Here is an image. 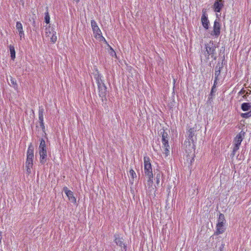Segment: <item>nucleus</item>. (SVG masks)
Here are the masks:
<instances>
[{
    "instance_id": "1",
    "label": "nucleus",
    "mask_w": 251,
    "mask_h": 251,
    "mask_svg": "<svg viewBox=\"0 0 251 251\" xmlns=\"http://www.w3.org/2000/svg\"><path fill=\"white\" fill-rule=\"evenodd\" d=\"M144 167L145 176L148 177V183L149 185H151L153 182V175L151 159L148 156L144 157Z\"/></svg>"
},
{
    "instance_id": "2",
    "label": "nucleus",
    "mask_w": 251,
    "mask_h": 251,
    "mask_svg": "<svg viewBox=\"0 0 251 251\" xmlns=\"http://www.w3.org/2000/svg\"><path fill=\"white\" fill-rule=\"evenodd\" d=\"M38 150L40 155V162L42 164H44L47 162L48 155L46 144L43 138L40 140Z\"/></svg>"
},
{
    "instance_id": "3",
    "label": "nucleus",
    "mask_w": 251,
    "mask_h": 251,
    "mask_svg": "<svg viewBox=\"0 0 251 251\" xmlns=\"http://www.w3.org/2000/svg\"><path fill=\"white\" fill-rule=\"evenodd\" d=\"M206 53L205 56L208 59V57L210 55L214 60L217 59L216 53V47L213 43L207 44L205 45Z\"/></svg>"
},
{
    "instance_id": "4",
    "label": "nucleus",
    "mask_w": 251,
    "mask_h": 251,
    "mask_svg": "<svg viewBox=\"0 0 251 251\" xmlns=\"http://www.w3.org/2000/svg\"><path fill=\"white\" fill-rule=\"evenodd\" d=\"M225 222L226 220L224 215L222 213H220L218 219V223L216 225V234H222L225 231L224 223Z\"/></svg>"
},
{
    "instance_id": "5",
    "label": "nucleus",
    "mask_w": 251,
    "mask_h": 251,
    "mask_svg": "<svg viewBox=\"0 0 251 251\" xmlns=\"http://www.w3.org/2000/svg\"><path fill=\"white\" fill-rule=\"evenodd\" d=\"M91 24L93 33L95 35V37L101 38L105 41V38L101 35V31L99 27L96 22L94 20H91Z\"/></svg>"
},
{
    "instance_id": "6",
    "label": "nucleus",
    "mask_w": 251,
    "mask_h": 251,
    "mask_svg": "<svg viewBox=\"0 0 251 251\" xmlns=\"http://www.w3.org/2000/svg\"><path fill=\"white\" fill-rule=\"evenodd\" d=\"M220 20L216 19L214 22L213 30L211 33L212 36L218 37L221 33V25L220 23Z\"/></svg>"
},
{
    "instance_id": "7",
    "label": "nucleus",
    "mask_w": 251,
    "mask_h": 251,
    "mask_svg": "<svg viewBox=\"0 0 251 251\" xmlns=\"http://www.w3.org/2000/svg\"><path fill=\"white\" fill-rule=\"evenodd\" d=\"M201 22L203 27L206 29H208L210 25V22L208 18V15L206 13L205 9L202 11V16L201 17Z\"/></svg>"
},
{
    "instance_id": "8",
    "label": "nucleus",
    "mask_w": 251,
    "mask_h": 251,
    "mask_svg": "<svg viewBox=\"0 0 251 251\" xmlns=\"http://www.w3.org/2000/svg\"><path fill=\"white\" fill-rule=\"evenodd\" d=\"M44 109L43 107L42 106H39L38 110L39 120L40 126L41 127L43 131H44L45 129V126L44 123Z\"/></svg>"
},
{
    "instance_id": "9",
    "label": "nucleus",
    "mask_w": 251,
    "mask_h": 251,
    "mask_svg": "<svg viewBox=\"0 0 251 251\" xmlns=\"http://www.w3.org/2000/svg\"><path fill=\"white\" fill-rule=\"evenodd\" d=\"M114 242L117 245L124 248L123 251H126V247L124 243V240L123 238L120 237L119 235L118 234H115L114 235Z\"/></svg>"
},
{
    "instance_id": "10",
    "label": "nucleus",
    "mask_w": 251,
    "mask_h": 251,
    "mask_svg": "<svg viewBox=\"0 0 251 251\" xmlns=\"http://www.w3.org/2000/svg\"><path fill=\"white\" fill-rule=\"evenodd\" d=\"M223 7V0H216L213 5V9L216 12H220Z\"/></svg>"
},
{
    "instance_id": "11",
    "label": "nucleus",
    "mask_w": 251,
    "mask_h": 251,
    "mask_svg": "<svg viewBox=\"0 0 251 251\" xmlns=\"http://www.w3.org/2000/svg\"><path fill=\"white\" fill-rule=\"evenodd\" d=\"M245 132L243 130L241 131L235 137L234 139V144L240 145L245 137Z\"/></svg>"
},
{
    "instance_id": "12",
    "label": "nucleus",
    "mask_w": 251,
    "mask_h": 251,
    "mask_svg": "<svg viewBox=\"0 0 251 251\" xmlns=\"http://www.w3.org/2000/svg\"><path fill=\"white\" fill-rule=\"evenodd\" d=\"M63 191L66 194L70 201H71L72 202H76V199L74 196V194L72 191L69 190L67 187L63 188Z\"/></svg>"
},
{
    "instance_id": "13",
    "label": "nucleus",
    "mask_w": 251,
    "mask_h": 251,
    "mask_svg": "<svg viewBox=\"0 0 251 251\" xmlns=\"http://www.w3.org/2000/svg\"><path fill=\"white\" fill-rule=\"evenodd\" d=\"M51 34V37L50 38V42L52 43H54L57 40V36H56V32L52 29L51 32L50 31V28H46V36H49L50 34Z\"/></svg>"
},
{
    "instance_id": "14",
    "label": "nucleus",
    "mask_w": 251,
    "mask_h": 251,
    "mask_svg": "<svg viewBox=\"0 0 251 251\" xmlns=\"http://www.w3.org/2000/svg\"><path fill=\"white\" fill-rule=\"evenodd\" d=\"M16 28L19 32L21 39H22V38L24 37L25 33L24 31L23 30V25L20 22H17L16 25Z\"/></svg>"
},
{
    "instance_id": "15",
    "label": "nucleus",
    "mask_w": 251,
    "mask_h": 251,
    "mask_svg": "<svg viewBox=\"0 0 251 251\" xmlns=\"http://www.w3.org/2000/svg\"><path fill=\"white\" fill-rule=\"evenodd\" d=\"M98 86V89L99 90V95L101 97H104L106 96V89L107 88L104 83H102Z\"/></svg>"
},
{
    "instance_id": "16",
    "label": "nucleus",
    "mask_w": 251,
    "mask_h": 251,
    "mask_svg": "<svg viewBox=\"0 0 251 251\" xmlns=\"http://www.w3.org/2000/svg\"><path fill=\"white\" fill-rule=\"evenodd\" d=\"M33 157H34V148L31 143L28 147V149H27V153H26V158L33 160Z\"/></svg>"
},
{
    "instance_id": "17",
    "label": "nucleus",
    "mask_w": 251,
    "mask_h": 251,
    "mask_svg": "<svg viewBox=\"0 0 251 251\" xmlns=\"http://www.w3.org/2000/svg\"><path fill=\"white\" fill-rule=\"evenodd\" d=\"M195 131L196 130L194 129V128H190L189 129L187 132L188 134V140H190L192 143H194L195 141L194 137Z\"/></svg>"
},
{
    "instance_id": "18",
    "label": "nucleus",
    "mask_w": 251,
    "mask_h": 251,
    "mask_svg": "<svg viewBox=\"0 0 251 251\" xmlns=\"http://www.w3.org/2000/svg\"><path fill=\"white\" fill-rule=\"evenodd\" d=\"M33 166V160L27 159L25 162V168L26 171L28 174H30L31 173V169Z\"/></svg>"
},
{
    "instance_id": "19",
    "label": "nucleus",
    "mask_w": 251,
    "mask_h": 251,
    "mask_svg": "<svg viewBox=\"0 0 251 251\" xmlns=\"http://www.w3.org/2000/svg\"><path fill=\"white\" fill-rule=\"evenodd\" d=\"M36 19V16H35V14H33L32 15V16L30 18H29V21L31 22V24L32 25L33 27V30L37 31V30L38 29V25L37 24H36V23L35 22Z\"/></svg>"
},
{
    "instance_id": "20",
    "label": "nucleus",
    "mask_w": 251,
    "mask_h": 251,
    "mask_svg": "<svg viewBox=\"0 0 251 251\" xmlns=\"http://www.w3.org/2000/svg\"><path fill=\"white\" fill-rule=\"evenodd\" d=\"M129 175L131 177V178L129 179V181L131 184H133L134 183V178H136L137 177L136 174L135 173V171L132 169H131L129 170Z\"/></svg>"
},
{
    "instance_id": "21",
    "label": "nucleus",
    "mask_w": 251,
    "mask_h": 251,
    "mask_svg": "<svg viewBox=\"0 0 251 251\" xmlns=\"http://www.w3.org/2000/svg\"><path fill=\"white\" fill-rule=\"evenodd\" d=\"M95 78L96 80V82H97L98 86L102 83H104V82H103V80L101 79V75L100 74L98 73V74H96L95 75Z\"/></svg>"
},
{
    "instance_id": "22",
    "label": "nucleus",
    "mask_w": 251,
    "mask_h": 251,
    "mask_svg": "<svg viewBox=\"0 0 251 251\" xmlns=\"http://www.w3.org/2000/svg\"><path fill=\"white\" fill-rule=\"evenodd\" d=\"M9 50L10 52V56L12 60L15 58V48L13 45H10Z\"/></svg>"
},
{
    "instance_id": "23",
    "label": "nucleus",
    "mask_w": 251,
    "mask_h": 251,
    "mask_svg": "<svg viewBox=\"0 0 251 251\" xmlns=\"http://www.w3.org/2000/svg\"><path fill=\"white\" fill-rule=\"evenodd\" d=\"M250 107L251 105L249 103L244 102L241 105V109L244 111H248L250 109Z\"/></svg>"
},
{
    "instance_id": "24",
    "label": "nucleus",
    "mask_w": 251,
    "mask_h": 251,
    "mask_svg": "<svg viewBox=\"0 0 251 251\" xmlns=\"http://www.w3.org/2000/svg\"><path fill=\"white\" fill-rule=\"evenodd\" d=\"M10 80L11 82V86H12L15 89H17L18 88V85L16 82V79L12 77V76L10 77Z\"/></svg>"
},
{
    "instance_id": "25",
    "label": "nucleus",
    "mask_w": 251,
    "mask_h": 251,
    "mask_svg": "<svg viewBox=\"0 0 251 251\" xmlns=\"http://www.w3.org/2000/svg\"><path fill=\"white\" fill-rule=\"evenodd\" d=\"M46 9H47L46 12L45 13V22L47 24H48L50 22V17L49 13L48 11V8L47 7Z\"/></svg>"
},
{
    "instance_id": "26",
    "label": "nucleus",
    "mask_w": 251,
    "mask_h": 251,
    "mask_svg": "<svg viewBox=\"0 0 251 251\" xmlns=\"http://www.w3.org/2000/svg\"><path fill=\"white\" fill-rule=\"evenodd\" d=\"M160 134L162 137L161 140L169 138L168 133L166 132L164 129L160 130Z\"/></svg>"
},
{
    "instance_id": "27",
    "label": "nucleus",
    "mask_w": 251,
    "mask_h": 251,
    "mask_svg": "<svg viewBox=\"0 0 251 251\" xmlns=\"http://www.w3.org/2000/svg\"><path fill=\"white\" fill-rule=\"evenodd\" d=\"M239 147H240V145H238L236 144L234 145V146L233 149L232 153H231V156L233 157L235 155V152H236V151H237L239 150Z\"/></svg>"
},
{
    "instance_id": "28",
    "label": "nucleus",
    "mask_w": 251,
    "mask_h": 251,
    "mask_svg": "<svg viewBox=\"0 0 251 251\" xmlns=\"http://www.w3.org/2000/svg\"><path fill=\"white\" fill-rule=\"evenodd\" d=\"M242 117L245 118H248L251 116V111L245 113H242Z\"/></svg>"
},
{
    "instance_id": "29",
    "label": "nucleus",
    "mask_w": 251,
    "mask_h": 251,
    "mask_svg": "<svg viewBox=\"0 0 251 251\" xmlns=\"http://www.w3.org/2000/svg\"><path fill=\"white\" fill-rule=\"evenodd\" d=\"M223 68V65L218 63L215 68V71L221 72V69Z\"/></svg>"
},
{
    "instance_id": "30",
    "label": "nucleus",
    "mask_w": 251,
    "mask_h": 251,
    "mask_svg": "<svg viewBox=\"0 0 251 251\" xmlns=\"http://www.w3.org/2000/svg\"><path fill=\"white\" fill-rule=\"evenodd\" d=\"M170 149V148H163V149H164L163 153L165 154L166 156H167L169 154Z\"/></svg>"
},
{
    "instance_id": "31",
    "label": "nucleus",
    "mask_w": 251,
    "mask_h": 251,
    "mask_svg": "<svg viewBox=\"0 0 251 251\" xmlns=\"http://www.w3.org/2000/svg\"><path fill=\"white\" fill-rule=\"evenodd\" d=\"M220 74H221V72L215 71V74H214L215 78H219V76H220Z\"/></svg>"
},
{
    "instance_id": "32",
    "label": "nucleus",
    "mask_w": 251,
    "mask_h": 251,
    "mask_svg": "<svg viewBox=\"0 0 251 251\" xmlns=\"http://www.w3.org/2000/svg\"><path fill=\"white\" fill-rule=\"evenodd\" d=\"M246 93V90L244 89V88H242L239 92H238V95H244L245 93Z\"/></svg>"
},
{
    "instance_id": "33",
    "label": "nucleus",
    "mask_w": 251,
    "mask_h": 251,
    "mask_svg": "<svg viewBox=\"0 0 251 251\" xmlns=\"http://www.w3.org/2000/svg\"><path fill=\"white\" fill-rule=\"evenodd\" d=\"M219 80V78H215L213 84V87H216L217 85L218 84V81Z\"/></svg>"
},
{
    "instance_id": "34",
    "label": "nucleus",
    "mask_w": 251,
    "mask_h": 251,
    "mask_svg": "<svg viewBox=\"0 0 251 251\" xmlns=\"http://www.w3.org/2000/svg\"><path fill=\"white\" fill-rule=\"evenodd\" d=\"M160 175L159 174H157L156 175V183L157 184H158L159 183V181H160Z\"/></svg>"
},
{
    "instance_id": "35",
    "label": "nucleus",
    "mask_w": 251,
    "mask_h": 251,
    "mask_svg": "<svg viewBox=\"0 0 251 251\" xmlns=\"http://www.w3.org/2000/svg\"><path fill=\"white\" fill-rule=\"evenodd\" d=\"M169 138H168V139H163V140H161V141H162V144H166V143H169V142H168V141H169Z\"/></svg>"
},
{
    "instance_id": "36",
    "label": "nucleus",
    "mask_w": 251,
    "mask_h": 251,
    "mask_svg": "<svg viewBox=\"0 0 251 251\" xmlns=\"http://www.w3.org/2000/svg\"><path fill=\"white\" fill-rule=\"evenodd\" d=\"M162 148H170L169 143H166V144H162Z\"/></svg>"
},
{
    "instance_id": "37",
    "label": "nucleus",
    "mask_w": 251,
    "mask_h": 251,
    "mask_svg": "<svg viewBox=\"0 0 251 251\" xmlns=\"http://www.w3.org/2000/svg\"><path fill=\"white\" fill-rule=\"evenodd\" d=\"M216 87H213V86H212V89H211V93H215L216 91Z\"/></svg>"
},
{
    "instance_id": "38",
    "label": "nucleus",
    "mask_w": 251,
    "mask_h": 251,
    "mask_svg": "<svg viewBox=\"0 0 251 251\" xmlns=\"http://www.w3.org/2000/svg\"><path fill=\"white\" fill-rule=\"evenodd\" d=\"M1 240H2V232L0 231V244L1 243Z\"/></svg>"
},
{
    "instance_id": "39",
    "label": "nucleus",
    "mask_w": 251,
    "mask_h": 251,
    "mask_svg": "<svg viewBox=\"0 0 251 251\" xmlns=\"http://www.w3.org/2000/svg\"><path fill=\"white\" fill-rule=\"evenodd\" d=\"M213 96V93H211V91L210 92V96L211 97L210 98V97L208 98V99H209V100H210V99L212 98V97Z\"/></svg>"
},
{
    "instance_id": "40",
    "label": "nucleus",
    "mask_w": 251,
    "mask_h": 251,
    "mask_svg": "<svg viewBox=\"0 0 251 251\" xmlns=\"http://www.w3.org/2000/svg\"><path fill=\"white\" fill-rule=\"evenodd\" d=\"M248 96V93L247 92L246 94H245L243 96V98H246L247 96Z\"/></svg>"
}]
</instances>
